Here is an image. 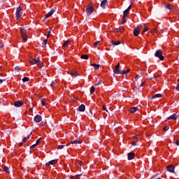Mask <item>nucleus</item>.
Returning a JSON list of instances; mask_svg holds the SVG:
<instances>
[{
    "instance_id": "f257e3e1",
    "label": "nucleus",
    "mask_w": 179,
    "mask_h": 179,
    "mask_svg": "<svg viewBox=\"0 0 179 179\" xmlns=\"http://www.w3.org/2000/svg\"><path fill=\"white\" fill-rule=\"evenodd\" d=\"M20 33L22 41H24V43H26L29 37V32H27V30H26L24 28H20Z\"/></svg>"
},
{
    "instance_id": "f03ea898",
    "label": "nucleus",
    "mask_w": 179,
    "mask_h": 179,
    "mask_svg": "<svg viewBox=\"0 0 179 179\" xmlns=\"http://www.w3.org/2000/svg\"><path fill=\"white\" fill-rule=\"evenodd\" d=\"M155 57H156L157 58H159L160 61L164 60V56H163V51H162V50H157L155 53Z\"/></svg>"
},
{
    "instance_id": "7ed1b4c3",
    "label": "nucleus",
    "mask_w": 179,
    "mask_h": 179,
    "mask_svg": "<svg viewBox=\"0 0 179 179\" xmlns=\"http://www.w3.org/2000/svg\"><path fill=\"white\" fill-rule=\"evenodd\" d=\"M22 13H23V9H22V7H18L16 10V17L17 20H19L20 16H22Z\"/></svg>"
},
{
    "instance_id": "20e7f679",
    "label": "nucleus",
    "mask_w": 179,
    "mask_h": 179,
    "mask_svg": "<svg viewBox=\"0 0 179 179\" xmlns=\"http://www.w3.org/2000/svg\"><path fill=\"white\" fill-rule=\"evenodd\" d=\"M29 62L32 65H36V64H38V62H40V57H38L36 59H30Z\"/></svg>"
},
{
    "instance_id": "39448f33",
    "label": "nucleus",
    "mask_w": 179,
    "mask_h": 179,
    "mask_svg": "<svg viewBox=\"0 0 179 179\" xmlns=\"http://www.w3.org/2000/svg\"><path fill=\"white\" fill-rule=\"evenodd\" d=\"M55 9L57 8H52L50 11L45 15V19H48V17H50V16H52V15H54V12H55Z\"/></svg>"
},
{
    "instance_id": "423d86ee",
    "label": "nucleus",
    "mask_w": 179,
    "mask_h": 179,
    "mask_svg": "<svg viewBox=\"0 0 179 179\" xmlns=\"http://www.w3.org/2000/svg\"><path fill=\"white\" fill-rule=\"evenodd\" d=\"M86 12L87 13H89L90 15H92V12H94V7L93 6H88L86 8Z\"/></svg>"
},
{
    "instance_id": "0eeeda50",
    "label": "nucleus",
    "mask_w": 179,
    "mask_h": 179,
    "mask_svg": "<svg viewBox=\"0 0 179 179\" xmlns=\"http://www.w3.org/2000/svg\"><path fill=\"white\" fill-rule=\"evenodd\" d=\"M43 120V117H41V115H36L34 118V121H35L36 122L38 123V122H41V120Z\"/></svg>"
},
{
    "instance_id": "6e6552de",
    "label": "nucleus",
    "mask_w": 179,
    "mask_h": 179,
    "mask_svg": "<svg viewBox=\"0 0 179 179\" xmlns=\"http://www.w3.org/2000/svg\"><path fill=\"white\" fill-rule=\"evenodd\" d=\"M101 6L103 8V9H106V6H108V1L103 0L101 2Z\"/></svg>"
},
{
    "instance_id": "1a4fd4ad",
    "label": "nucleus",
    "mask_w": 179,
    "mask_h": 179,
    "mask_svg": "<svg viewBox=\"0 0 179 179\" xmlns=\"http://www.w3.org/2000/svg\"><path fill=\"white\" fill-rule=\"evenodd\" d=\"M129 71H130V69H128L127 71H122V70L120 71L119 70L118 71H117L115 73H117L119 75H127V73H129Z\"/></svg>"
},
{
    "instance_id": "9d476101",
    "label": "nucleus",
    "mask_w": 179,
    "mask_h": 179,
    "mask_svg": "<svg viewBox=\"0 0 179 179\" xmlns=\"http://www.w3.org/2000/svg\"><path fill=\"white\" fill-rule=\"evenodd\" d=\"M15 107H22L23 106V101H16L14 102Z\"/></svg>"
},
{
    "instance_id": "9b49d317",
    "label": "nucleus",
    "mask_w": 179,
    "mask_h": 179,
    "mask_svg": "<svg viewBox=\"0 0 179 179\" xmlns=\"http://www.w3.org/2000/svg\"><path fill=\"white\" fill-rule=\"evenodd\" d=\"M166 169L170 173H174V169H176V166H174V165H169L166 167Z\"/></svg>"
},
{
    "instance_id": "f8f14e48",
    "label": "nucleus",
    "mask_w": 179,
    "mask_h": 179,
    "mask_svg": "<svg viewBox=\"0 0 179 179\" xmlns=\"http://www.w3.org/2000/svg\"><path fill=\"white\" fill-rule=\"evenodd\" d=\"M57 159H53V160H51L48 163H47L45 164L46 167H48L49 166H52V165H54L57 163Z\"/></svg>"
},
{
    "instance_id": "ddd939ff",
    "label": "nucleus",
    "mask_w": 179,
    "mask_h": 179,
    "mask_svg": "<svg viewBox=\"0 0 179 179\" xmlns=\"http://www.w3.org/2000/svg\"><path fill=\"white\" fill-rule=\"evenodd\" d=\"M177 117H178V115H177V113H174L173 115L169 116V117H167V120H177Z\"/></svg>"
},
{
    "instance_id": "4468645a",
    "label": "nucleus",
    "mask_w": 179,
    "mask_h": 179,
    "mask_svg": "<svg viewBox=\"0 0 179 179\" xmlns=\"http://www.w3.org/2000/svg\"><path fill=\"white\" fill-rule=\"evenodd\" d=\"M133 33L136 37H138L140 33L139 28L138 27L134 28Z\"/></svg>"
},
{
    "instance_id": "2eb2a0df",
    "label": "nucleus",
    "mask_w": 179,
    "mask_h": 179,
    "mask_svg": "<svg viewBox=\"0 0 179 179\" xmlns=\"http://www.w3.org/2000/svg\"><path fill=\"white\" fill-rule=\"evenodd\" d=\"M164 6L169 10H174V8H173V6H171V4L164 3Z\"/></svg>"
},
{
    "instance_id": "dca6fc26",
    "label": "nucleus",
    "mask_w": 179,
    "mask_h": 179,
    "mask_svg": "<svg viewBox=\"0 0 179 179\" xmlns=\"http://www.w3.org/2000/svg\"><path fill=\"white\" fill-rule=\"evenodd\" d=\"M135 157V153L134 152H129L128 154V160H132Z\"/></svg>"
},
{
    "instance_id": "f3484780",
    "label": "nucleus",
    "mask_w": 179,
    "mask_h": 179,
    "mask_svg": "<svg viewBox=\"0 0 179 179\" xmlns=\"http://www.w3.org/2000/svg\"><path fill=\"white\" fill-rule=\"evenodd\" d=\"M162 96V95L161 94H156L151 97V100H153V99H160Z\"/></svg>"
},
{
    "instance_id": "a211bd4d",
    "label": "nucleus",
    "mask_w": 179,
    "mask_h": 179,
    "mask_svg": "<svg viewBox=\"0 0 179 179\" xmlns=\"http://www.w3.org/2000/svg\"><path fill=\"white\" fill-rule=\"evenodd\" d=\"M91 65H92V66H94L95 71H97V70L100 69V64H92Z\"/></svg>"
},
{
    "instance_id": "6ab92c4d",
    "label": "nucleus",
    "mask_w": 179,
    "mask_h": 179,
    "mask_svg": "<svg viewBox=\"0 0 179 179\" xmlns=\"http://www.w3.org/2000/svg\"><path fill=\"white\" fill-rule=\"evenodd\" d=\"M130 113H131L132 114H134V113H136V111H138V108L137 107H132L130 108Z\"/></svg>"
},
{
    "instance_id": "aec40b11",
    "label": "nucleus",
    "mask_w": 179,
    "mask_h": 179,
    "mask_svg": "<svg viewBox=\"0 0 179 179\" xmlns=\"http://www.w3.org/2000/svg\"><path fill=\"white\" fill-rule=\"evenodd\" d=\"M120 69V62L117 63V64L115 66V67L113 69L114 73H115L117 71H118Z\"/></svg>"
},
{
    "instance_id": "412c9836",
    "label": "nucleus",
    "mask_w": 179,
    "mask_h": 179,
    "mask_svg": "<svg viewBox=\"0 0 179 179\" xmlns=\"http://www.w3.org/2000/svg\"><path fill=\"white\" fill-rule=\"evenodd\" d=\"M131 8H132V6H129L123 13V15H127V13H129L131 10Z\"/></svg>"
},
{
    "instance_id": "4be33fe9",
    "label": "nucleus",
    "mask_w": 179,
    "mask_h": 179,
    "mask_svg": "<svg viewBox=\"0 0 179 179\" xmlns=\"http://www.w3.org/2000/svg\"><path fill=\"white\" fill-rule=\"evenodd\" d=\"M85 108H86V106H85V105H83V104H81L79 106V111L83 112V111H85Z\"/></svg>"
},
{
    "instance_id": "5701e85b",
    "label": "nucleus",
    "mask_w": 179,
    "mask_h": 179,
    "mask_svg": "<svg viewBox=\"0 0 179 179\" xmlns=\"http://www.w3.org/2000/svg\"><path fill=\"white\" fill-rule=\"evenodd\" d=\"M76 166H77V167H78V169H81V167H82V162H80V161H76Z\"/></svg>"
},
{
    "instance_id": "b1692460",
    "label": "nucleus",
    "mask_w": 179,
    "mask_h": 179,
    "mask_svg": "<svg viewBox=\"0 0 179 179\" xmlns=\"http://www.w3.org/2000/svg\"><path fill=\"white\" fill-rule=\"evenodd\" d=\"M111 44H113V45H120V44H121V41H117L116 42H114V41H110Z\"/></svg>"
},
{
    "instance_id": "393cba45",
    "label": "nucleus",
    "mask_w": 179,
    "mask_h": 179,
    "mask_svg": "<svg viewBox=\"0 0 179 179\" xmlns=\"http://www.w3.org/2000/svg\"><path fill=\"white\" fill-rule=\"evenodd\" d=\"M115 31H117V33H122V31H124V27L117 28Z\"/></svg>"
},
{
    "instance_id": "a878e982",
    "label": "nucleus",
    "mask_w": 179,
    "mask_h": 179,
    "mask_svg": "<svg viewBox=\"0 0 179 179\" xmlns=\"http://www.w3.org/2000/svg\"><path fill=\"white\" fill-rule=\"evenodd\" d=\"M32 134H33V132L31 131L27 137H25L23 139L24 141V142H27V141H29V139H30V136H31Z\"/></svg>"
},
{
    "instance_id": "bb28decb",
    "label": "nucleus",
    "mask_w": 179,
    "mask_h": 179,
    "mask_svg": "<svg viewBox=\"0 0 179 179\" xmlns=\"http://www.w3.org/2000/svg\"><path fill=\"white\" fill-rule=\"evenodd\" d=\"M125 22H127V15L123 14L122 24H124V23H125Z\"/></svg>"
},
{
    "instance_id": "cd10ccee",
    "label": "nucleus",
    "mask_w": 179,
    "mask_h": 179,
    "mask_svg": "<svg viewBox=\"0 0 179 179\" xmlns=\"http://www.w3.org/2000/svg\"><path fill=\"white\" fill-rule=\"evenodd\" d=\"M79 177H80V175H76V176H71L70 178L71 179H79Z\"/></svg>"
},
{
    "instance_id": "c85d7f7f",
    "label": "nucleus",
    "mask_w": 179,
    "mask_h": 179,
    "mask_svg": "<svg viewBox=\"0 0 179 179\" xmlns=\"http://www.w3.org/2000/svg\"><path fill=\"white\" fill-rule=\"evenodd\" d=\"M69 41H66L63 44V48L68 47L69 45Z\"/></svg>"
},
{
    "instance_id": "c756f323",
    "label": "nucleus",
    "mask_w": 179,
    "mask_h": 179,
    "mask_svg": "<svg viewBox=\"0 0 179 179\" xmlns=\"http://www.w3.org/2000/svg\"><path fill=\"white\" fill-rule=\"evenodd\" d=\"M3 170L6 173H7L8 174H9L10 171H9V167L4 166L3 167Z\"/></svg>"
},
{
    "instance_id": "7c9ffc66",
    "label": "nucleus",
    "mask_w": 179,
    "mask_h": 179,
    "mask_svg": "<svg viewBox=\"0 0 179 179\" xmlns=\"http://www.w3.org/2000/svg\"><path fill=\"white\" fill-rule=\"evenodd\" d=\"M71 76H75V77H76V76H78V71H72V72L71 73Z\"/></svg>"
},
{
    "instance_id": "2f4dec72",
    "label": "nucleus",
    "mask_w": 179,
    "mask_h": 179,
    "mask_svg": "<svg viewBox=\"0 0 179 179\" xmlns=\"http://www.w3.org/2000/svg\"><path fill=\"white\" fill-rule=\"evenodd\" d=\"M70 143H71V145H77V143H80V141L76 140V141H71Z\"/></svg>"
},
{
    "instance_id": "473e14b6",
    "label": "nucleus",
    "mask_w": 179,
    "mask_h": 179,
    "mask_svg": "<svg viewBox=\"0 0 179 179\" xmlns=\"http://www.w3.org/2000/svg\"><path fill=\"white\" fill-rule=\"evenodd\" d=\"M82 59H89V56L87 55H81Z\"/></svg>"
},
{
    "instance_id": "72a5a7b5",
    "label": "nucleus",
    "mask_w": 179,
    "mask_h": 179,
    "mask_svg": "<svg viewBox=\"0 0 179 179\" xmlns=\"http://www.w3.org/2000/svg\"><path fill=\"white\" fill-rule=\"evenodd\" d=\"M41 104L44 106V107H47V103H45V100L41 99Z\"/></svg>"
},
{
    "instance_id": "f704fd0d",
    "label": "nucleus",
    "mask_w": 179,
    "mask_h": 179,
    "mask_svg": "<svg viewBox=\"0 0 179 179\" xmlns=\"http://www.w3.org/2000/svg\"><path fill=\"white\" fill-rule=\"evenodd\" d=\"M157 33V28H155L154 29L151 30L152 34H156Z\"/></svg>"
},
{
    "instance_id": "c9c22d12",
    "label": "nucleus",
    "mask_w": 179,
    "mask_h": 179,
    "mask_svg": "<svg viewBox=\"0 0 179 179\" xmlns=\"http://www.w3.org/2000/svg\"><path fill=\"white\" fill-rule=\"evenodd\" d=\"M103 83V80H100L96 84L94 85V86H100Z\"/></svg>"
},
{
    "instance_id": "e433bc0d",
    "label": "nucleus",
    "mask_w": 179,
    "mask_h": 179,
    "mask_svg": "<svg viewBox=\"0 0 179 179\" xmlns=\"http://www.w3.org/2000/svg\"><path fill=\"white\" fill-rule=\"evenodd\" d=\"M29 79L27 77H24L22 78V82H29Z\"/></svg>"
},
{
    "instance_id": "4c0bfd02",
    "label": "nucleus",
    "mask_w": 179,
    "mask_h": 179,
    "mask_svg": "<svg viewBox=\"0 0 179 179\" xmlns=\"http://www.w3.org/2000/svg\"><path fill=\"white\" fill-rule=\"evenodd\" d=\"M94 93V87H92L90 89V94H93Z\"/></svg>"
},
{
    "instance_id": "58836bf2",
    "label": "nucleus",
    "mask_w": 179,
    "mask_h": 179,
    "mask_svg": "<svg viewBox=\"0 0 179 179\" xmlns=\"http://www.w3.org/2000/svg\"><path fill=\"white\" fill-rule=\"evenodd\" d=\"M64 148H65V145H60L57 147V149L59 150H62Z\"/></svg>"
},
{
    "instance_id": "ea45409f",
    "label": "nucleus",
    "mask_w": 179,
    "mask_h": 179,
    "mask_svg": "<svg viewBox=\"0 0 179 179\" xmlns=\"http://www.w3.org/2000/svg\"><path fill=\"white\" fill-rule=\"evenodd\" d=\"M15 71H17V72H19V71H20V66H15Z\"/></svg>"
},
{
    "instance_id": "a19ab883",
    "label": "nucleus",
    "mask_w": 179,
    "mask_h": 179,
    "mask_svg": "<svg viewBox=\"0 0 179 179\" xmlns=\"http://www.w3.org/2000/svg\"><path fill=\"white\" fill-rule=\"evenodd\" d=\"M99 43H100V41H98L95 42L94 43V47H97V45H99Z\"/></svg>"
},
{
    "instance_id": "79ce46f5",
    "label": "nucleus",
    "mask_w": 179,
    "mask_h": 179,
    "mask_svg": "<svg viewBox=\"0 0 179 179\" xmlns=\"http://www.w3.org/2000/svg\"><path fill=\"white\" fill-rule=\"evenodd\" d=\"M102 108L103 111H106V113H108V110H107V107H106V106H103Z\"/></svg>"
},
{
    "instance_id": "37998d69",
    "label": "nucleus",
    "mask_w": 179,
    "mask_h": 179,
    "mask_svg": "<svg viewBox=\"0 0 179 179\" xmlns=\"http://www.w3.org/2000/svg\"><path fill=\"white\" fill-rule=\"evenodd\" d=\"M169 126H166V127H164L163 128V131H169Z\"/></svg>"
},
{
    "instance_id": "c03bdc74",
    "label": "nucleus",
    "mask_w": 179,
    "mask_h": 179,
    "mask_svg": "<svg viewBox=\"0 0 179 179\" xmlns=\"http://www.w3.org/2000/svg\"><path fill=\"white\" fill-rule=\"evenodd\" d=\"M41 138H39L37 141H36V145H38V143H40V141H41Z\"/></svg>"
},
{
    "instance_id": "a18cd8bd",
    "label": "nucleus",
    "mask_w": 179,
    "mask_h": 179,
    "mask_svg": "<svg viewBox=\"0 0 179 179\" xmlns=\"http://www.w3.org/2000/svg\"><path fill=\"white\" fill-rule=\"evenodd\" d=\"M36 146H37V144H34L30 146V149H34V148H36Z\"/></svg>"
},
{
    "instance_id": "49530a36",
    "label": "nucleus",
    "mask_w": 179,
    "mask_h": 179,
    "mask_svg": "<svg viewBox=\"0 0 179 179\" xmlns=\"http://www.w3.org/2000/svg\"><path fill=\"white\" fill-rule=\"evenodd\" d=\"M24 143H26V141H24V140H22V141L20 143V146H22Z\"/></svg>"
},
{
    "instance_id": "de8ad7c7",
    "label": "nucleus",
    "mask_w": 179,
    "mask_h": 179,
    "mask_svg": "<svg viewBox=\"0 0 179 179\" xmlns=\"http://www.w3.org/2000/svg\"><path fill=\"white\" fill-rule=\"evenodd\" d=\"M148 30H149V28L145 27L143 29V33H145V31H148Z\"/></svg>"
},
{
    "instance_id": "09e8293b",
    "label": "nucleus",
    "mask_w": 179,
    "mask_h": 179,
    "mask_svg": "<svg viewBox=\"0 0 179 179\" xmlns=\"http://www.w3.org/2000/svg\"><path fill=\"white\" fill-rule=\"evenodd\" d=\"M50 34H51V30H49V31H48L47 38H48V37H50Z\"/></svg>"
},
{
    "instance_id": "8fccbe9b",
    "label": "nucleus",
    "mask_w": 179,
    "mask_h": 179,
    "mask_svg": "<svg viewBox=\"0 0 179 179\" xmlns=\"http://www.w3.org/2000/svg\"><path fill=\"white\" fill-rule=\"evenodd\" d=\"M47 41H48L47 39H46V40H44V41H43V43H42L43 45H45V44H47Z\"/></svg>"
},
{
    "instance_id": "3c124183",
    "label": "nucleus",
    "mask_w": 179,
    "mask_h": 179,
    "mask_svg": "<svg viewBox=\"0 0 179 179\" xmlns=\"http://www.w3.org/2000/svg\"><path fill=\"white\" fill-rule=\"evenodd\" d=\"M178 89H179V78L178 79V85L176 86V90H178Z\"/></svg>"
},
{
    "instance_id": "603ef678",
    "label": "nucleus",
    "mask_w": 179,
    "mask_h": 179,
    "mask_svg": "<svg viewBox=\"0 0 179 179\" xmlns=\"http://www.w3.org/2000/svg\"><path fill=\"white\" fill-rule=\"evenodd\" d=\"M175 144H176V146H179V140L175 141Z\"/></svg>"
},
{
    "instance_id": "864d4df0",
    "label": "nucleus",
    "mask_w": 179,
    "mask_h": 179,
    "mask_svg": "<svg viewBox=\"0 0 179 179\" xmlns=\"http://www.w3.org/2000/svg\"><path fill=\"white\" fill-rule=\"evenodd\" d=\"M138 136H139V135L136 134V135L134 136V139H138Z\"/></svg>"
},
{
    "instance_id": "5fc2aeb1",
    "label": "nucleus",
    "mask_w": 179,
    "mask_h": 179,
    "mask_svg": "<svg viewBox=\"0 0 179 179\" xmlns=\"http://www.w3.org/2000/svg\"><path fill=\"white\" fill-rule=\"evenodd\" d=\"M2 47H3V43L0 42V48H2Z\"/></svg>"
},
{
    "instance_id": "6e6d98bb",
    "label": "nucleus",
    "mask_w": 179,
    "mask_h": 179,
    "mask_svg": "<svg viewBox=\"0 0 179 179\" xmlns=\"http://www.w3.org/2000/svg\"><path fill=\"white\" fill-rule=\"evenodd\" d=\"M143 85H145V82L142 83L140 85V87H143Z\"/></svg>"
},
{
    "instance_id": "4d7b16f0",
    "label": "nucleus",
    "mask_w": 179,
    "mask_h": 179,
    "mask_svg": "<svg viewBox=\"0 0 179 179\" xmlns=\"http://www.w3.org/2000/svg\"><path fill=\"white\" fill-rule=\"evenodd\" d=\"M54 85H55V82L53 81V82H52L51 86L53 87Z\"/></svg>"
},
{
    "instance_id": "13d9d810",
    "label": "nucleus",
    "mask_w": 179,
    "mask_h": 179,
    "mask_svg": "<svg viewBox=\"0 0 179 179\" xmlns=\"http://www.w3.org/2000/svg\"><path fill=\"white\" fill-rule=\"evenodd\" d=\"M3 83V80L0 79V85L2 84Z\"/></svg>"
},
{
    "instance_id": "bf43d9fd",
    "label": "nucleus",
    "mask_w": 179,
    "mask_h": 179,
    "mask_svg": "<svg viewBox=\"0 0 179 179\" xmlns=\"http://www.w3.org/2000/svg\"><path fill=\"white\" fill-rule=\"evenodd\" d=\"M132 145H136V143H132Z\"/></svg>"
},
{
    "instance_id": "052dcab7",
    "label": "nucleus",
    "mask_w": 179,
    "mask_h": 179,
    "mask_svg": "<svg viewBox=\"0 0 179 179\" xmlns=\"http://www.w3.org/2000/svg\"><path fill=\"white\" fill-rule=\"evenodd\" d=\"M169 1H174V0H169Z\"/></svg>"
}]
</instances>
